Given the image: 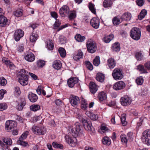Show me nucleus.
Segmentation results:
<instances>
[{
    "instance_id": "f257e3e1",
    "label": "nucleus",
    "mask_w": 150,
    "mask_h": 150,
    "mask_svg": "<svg viewBox=\"0 0 150 150\" xmlns=\"http://www.w3.org/2000/svg\"><path fill=\"white\" fill-rule=\"evenodd\" d=\"M82 127L80 124L76 122L73 126H69L68 131L73 137V138L67 136L66 137V142L72 147L75 146L77 142L76 137H82L83 136Z\"/></svg>"
},
{
    "instance_id": "f03ea898",
    "label": "nucleus",
    "mask_w": 150,
    "mask_h": 150,
    "mask_svg": "<svg viewBox=\"0 0 150 150\" xmlns=\"http://www.w3.org/2000/svg\"><path fill=\"white\" fill-rule=\"evenodd\" d=\"M130 36L132 38L136 40H139L141 36L140 29L137 28H133L130 31Z\"/></svg>"
},
{
    "instance_id": "7ed1b4c3",
    "label": "nucleus",
    "mask_w": 150,
    "mask_h": 150,
    "mask_svg": "<svg viewBox=\"0 0 150 150\" xmlns=\"http://www.w3.org/2000/svg\"><path fill=\"white\" fill-rule=\"evenodd\" d=\"M88 51L90 53H93L96 50L97 46L96 42L91 40H88L86 43Z\"/></svg>"
},
{
    "instance_id": "20e7f679",
    "label": "nucleus",
    "mask_w": 150,
    "mask_h": 150,
    "mask_svg": "<svg viewBox=\"0 0 150 150\" xmlns=\"http://www.w3.org/2000/svg\"><path fill=\"white\" fill-rule=\"evenodd\" d=\"M112 75L114 79L116 81L120 80L123 77L122 71L118 68H115L112 71Z\"/></svg>"
},
{
    "instance_id": "39448f33",
    "label": "nucleus",
    "mask_w": 150,
    "mask_h": 150,
    "mask_svg": "<svg viewBox=\"0 0 150 150\" xmlns=\"http://www.w3.org/2000/svg\"><path fill=\"white\" fill-rule=\"evenodd\" d=\"M31 130L35 134L38 135H44L46 132L45 129L42 126L33 125L32 128Z\"/></svg>"
},
{
    "instance_id": "423d86ee",
    "label": "nucleus",
    "mask_w": 150,
    "mask_h": 150,
    "mask_svg": "<svg viewBox=\"0 0 150 150\" xmlns=\"http://www.w3.org/2000/svg\"><path fill=\"white\" fill-rule=\"evenodd\" d=\"M142 139L146 144L150 145V129L146 130L143 132Z\"/></svg>"
},
{
    "instance_id": "0eeeda50",
    "label": "nucleus",
    "mask_w": 150,
    "mask_h": 150,
    "mask_svg": "<svg viewBox=\"0 0 150 150\" xmlns=\"http://www.w3.org/2000/svg\"><path fill=\"white\" fill-rule=\"evenodd\" d=\"M82 123L86 130L91 131L93 132H94V129L92 125L91 121L88 120L83 119Z\"/></svg>"
},
{
    "instance_id": "6e6552de",
    "label": "nucleus",
    "mask_w": 150,
    "mask_h": 150,
    "mask_svg": "<svg viewBox=\"0 0 150 150\" xmlns=\"http://www.w3.org/2000/svg\"><path fill=\"white\" fill-rule=\"evenodd\" d=\"M126 86L125 83L122 81H119L115 83L113 86V89L119 91L124 89Z\"/></svg>"
},
{
    "instance_id": "1a4fd4ad",
    "label": "nucleus",
    "mask_w": 150,
    "mask_h": 150,
    "mask_svg": "<svg viewBox=\"0 0 150 150\" xmlns=\"http://www.w3.org/2000/svg\"><path fill=\"white\" fill-rule=\"evenodd\" d=\"M121 104L123 106L129 105L131 103V99L128 96H124L121 98L120 99Z\"/></svg>"
},
{
    "instance_id": "9d476101",
    "label": "nucleus",
    "mask_w": 150,
    "mask_h": 150,
    "mask_svg": "<svg viewBox=\"0 0 150 150\" xmlns=\"http://www.w3.org/2000/svg\"><path fill=\"white\" fill-rule=\"evenodd\" d=\"M16 123L14 121H7L5 123V129L8 132H10L12 131Z\"/></svg>"
},
{
    "instance_id": "9b49d317",
    "label": "nucleus",
    "mask_w": 150,
    "mask_h": 150,
    "mask_svg": "<svg viewBox=\"0 0 150 150\" xmlns=\"http://www.w3.org/2000/svg\"><path fill=\"white\" fill-rule=\"evenodd\" d=\"M24 35V31L21 29L16 30L14 34V38L16 41H19L21 38L23 37Z\"/></svg>"
},
{
    "instance_id": "f8f14e48",
    "label": "nucleus",
    "mask_w": 150,
    "mask_h": 150,
    "mask_svg": "<svg viewBox=\"0 0 150 150\" xmlns=\"http://www.w3.org/2000/svg\"><path fill=\"white\" fill-rule=\"evenodd\" d=\"M70 103L73 106L75 107L79 103L80 99L79 98L76 96L71 95L69 98Z\"/></svg>"
},
{
    "instance_id": "ddd939ff",
    "label": "nucleus",
    "mask_w": 150,
    "mask_h": 150,
    "mask_svg": "<svg viewBox=\"0 0 150 150\" xmlns=\"http://www.w3.org/2000/svg\"><path fill=\"white\" fill-rule=\"evenodd\" d=\"M69 12V8L68 6L66 5L63 6L59 10L60 14L62 17H64L68 15Z\"/></svg>"
},
{
    "instance_id": "4468645a",
    "label": "nucleus",
    "mask_w": 150,
    "mask_h": 150,
    "mask_svg": "<svg viewBox=\"0 0 150 150\" xmlns=\"http://www.w3.org/2000/svg\"><path fill=\"white\" fill-rule=\"evenodd\" d=\"M100 20L96 18H93L91 20L90 24L94 28L98 29L100 25Z\"/></svg>"
},
{
    "instance_id": "2eb2a0df",
    "label": "nucleus",
    "mask_w": 150,
    "mask_h": 150,
    "mask_svg": "<svg viewBox=\"0 0 150 150\" xmlns=\"http://www.w3.org/2000/svg\"><path fill=\"white\" fill-rule=\"evenodd\" d=\"M9 22L7 18L3 16H0V25L2 27H4L9 25Z\"/></svg>"
},
{
    "instance_id": "dca6fc26",
    "label": "nucleus",
    "mask_w": 150,
    "mask_h": 150,
    "mask_svg": "<svg viewBox=\"0 0 150 150\" xmlns=\"http://www.w3.org/2000/svg\"><path fill=\"white\" fill-rule=\"evenodd\" d=\"M2 62L6 64L11 69H13L14 68V65L13 63L8 60L7 58L3 57L2 59Z\"/></svg>"
},
{
    "instance_id": "f3484780",
    "label": "nucleus",
    "mask_w": 150,
    "mask_h": 150,
    "mask_svg": "<svg viewBox=\"0 0 150 150\" xmlns=\"http://www.w3.org/2000/svg\"><path fill=\"white\" fill-rule=\"evenodd\" d=\"M78 79L76 77H73L69 79L67 81V83L69 87H73L75 84L78 83Z\"/></svg>"
},
{
    "instance_id": "a211bd4d",
    "label": "nucleus",
    "mask_w": 150,
    "mask_h": 150,
    "mask_svg": "<svg viewBox=\"0 0 150 150\" xmlns=\"http://www.w3.org/2000/svg\"><path fill=\"white\" fill-rule=\"evenodd\" d=\"M25 59L28 62H32L34 61L35 59L34 54L32 52H28L25 56Z\"/></svg>"
},
{
    "instance_id": "6ab92c4d",
    "label": "nucleus",
    "mask_w": 150,
    "mask_h": 150,
    "mask_svg": "<svg viewBox=\"0 0 150 150\" xmlns=\"http://www.w3.org/2000/svg\"><path fill=\"white\" fill-rule=\"evenodd\" d=\"M26 104V101L24 98H21L18 101L16 107L18 110H21Z\"/></svg>"
},
{
    "instance_id": "aec40b11",
    "label": "nucleus",
    "mask_w": 150,
    "mask_h": 150,
    "mask_svg": "<svg viewBox=\"0 0 150 150\" xmlns=\"http://www.w3.org/2000/svg\"><path fill=\"white\" fill-rule=\"evenodd\" d=\"M28 98L30 101L33 103L36 101L38 99L37 95L32 92H29L28 96Z\"/></svg>"
},
{
    "instance_id": "412c9836",
    "label": "nucleus",
    "mask_w": 150,
    "mask_h": 150,
    "mask_svg": "<svg viewBox=\"0 0 150 150\" xmlns=\"http://www.w3.org/2000/svg\"><path fill=\"white\" fill-rule=\"evenodd\" d=\"M107 64L110 68H113L116 65V62L114 59L110 58L108 59L107 61Z\"/></svg>"
},
{
    "instance_id": "4be33fe9",
    "label": "nucleus",
    "mask_w": 150,
    "mask_h": 150,
    "mask_svg": "<svg viewBox=\"0 0 150 150\" xmlns=\"http://www.w3.org/2000/svg\"><path fill=\"white\" fill-rule=\"evenodd\" d=\"M98 98L100 102H102L107 99V95L104 92H101L98 94Z\"/></svg>"
},
{
    "instance_id": "5701e85b",
    "label": "nucleus",
    "mask_w": 150,
    "mask_h": 150,
    "mask_svg": "<svg viewBox=\"0 0 150 150\" xmlns=\"http://www.w3.org/2000/svg\"><path fill=\"white\" fill-rule=\"evenodd\" d=\"M90 91L92 93H95L97 90V87L95 83L93 82H91L89 85Z\"/></svg>"
},
{
    "instance_id": "b1692460",
    "label": "nucleus",
    "mask_w": 150,
    "mask_h": 150,
    "mask_svg": "<svg viewBox=\"0 0 150 150\" xmlns=\"http://www.w3.org/2000/svg\"><path fill=\"white\" fill-rule=\"evenodd\" d=\"M18 80L20 83L23 86H25L28 83V77H20Z\"/></svg>"
},
{
    "instance_id": "393cba45",
    "label": "nucleus",
    "mask_w": 150,
    "mask_h": 150,
    "mask_svg": "<svg viewBox=\"0 0 150 150\" xmlns=\"http://www.w3.org/2000/svg\"><path fill=\"white\" fill-rule=\"evenodd\" d=\"M131 18L132 15L130 13L126 12L122 15L121 19L123 20L128 21L131 20Z\"/></svg>"
},
{
    "instance_id": "a878e982",
    "label": "nucleus",
    "mask_w": 150,
    "mask_h": 150,
    "mask_svg": "<svg viewBox=\"0 0 150 150\" xmlns=\"http://www.w3.org/2000/svg\"><path fill=\"white\" fill-rule=\"evenodd\" d=\"M52 66L56 69H59L62 67V63L59 60H56L53 62Z\"/></svg>"
},
{
    "instance_id": "bb28decb",
    "label": "nucleus",
    "mask_w": 150,
    "mask_h": 150,
    "mask_svg": "<svg viewBox=\"0 0 150 150\" xmlns=\"http://www.w3.org/2000/svg\"><path fill=\"white\" fill-rule=\"evenodd\" d=\"M96 79L97 81L102 82L105 80L104 75L102 73H98L96 75Z\"/></svg>"
},
{
    "instance_id": "cd10ccee",
    "label": "nucleus",
    "mask_w": 150,
    "mask_h": 150,
    "mask_svg": "<svg viewBox=\"0 0 150 150\" xmlns=\"http://www.w3.org/2000/svg\"><path fill=\"white\" fill-rule=\"evenodd\" d=\"M111 49L114 51H119L120 49V43L117 42H115L112 45Z\"/></svg>"
},
{
    "instance_id": "c85d7f7f",
    "label": "nucleus",
    "mask_w": 150,
    "mask_h": 150,
    "mask_svg": "<svg viewBox=\"0 0 150 150\" xmlns=\"http://www.w3.org/2000/svg\"><path fill=\"white\" fill-rule=\"evenodd\" d=\"M81 108L83 110H86L87 108L88 103L86 100L83 98L81 99Z\"/></svg>"
},
{
    "instance_id": "c756f323",
    "label": "nucleus",
    "mask_w": 150,
    "mask_h": 150,
    "mask_svg": "<svg viewBox=\"0 0 150 150\" xmlns=\"http://www.w3.org/2000/svg\"><path fill=\"white\" fill-rule=\"evenodd\" d=\"M23 10L22 9L18 8L13 12V15L16 17H19L23 14Z\"/></svg>"
},
{
    "instance_id": "7c9ffc66",
    "label": "nucleus",
    "mask_w": 150,
    "mask_h": 150,
    "mask_svg": "<svg viewBox=\"0 0 150 150\" xmlns=\"http://www.w3.org/2000/svg\"><path fill=\"white\" fill-rule=\"evenodd\" d=\"M113 4V2L110 0H104L103 3V6L105 8L111 7Z\"/></svg>"
},
{
    "instance_id": "2f4dec72",
    "label": "nucleus",
    "mask_w": 150,
    "mask_h": 150,
    "mask_svg": "<svg viewBox=\"0 0 150 150\" xmlns=\"http://www.w3.org/2000/svg\"><path fill=\"white\" fill-rule=\"evenodd\" d=\"M135 57L137 60L141 61L144 59V55L141 51H139L136 53Z\"/></svg>"
},
{
    "instance_id": "473e14b6",
    "label": "nucleus",
    "mask_w": 150,
    "mask_h": 150,
    "mask_svg": "<svg viewBox=\"0 0 150 150\" xmlns=\"http://www.w3.org/2000/svg\"><path fill=\"white\" fill-rule=\"evenodd\" d=\"M36 91L37 93L40 95L42 94L44 96H45L46 94L45 91L43 89V87L42 86H39L36 90Z\"/></svg>"
},
{
    "instance_id": "72a5a7b5",
    "label": "nucleus",
    "mask_w": 150,
    "mask_h": 150,
    "mask_svg": "<svg viewBox=\"0 0 150 150\" xmlns=\"http://www.w3.org/2000/svg\"><path fill=\"white\" fill-rule=\"evenodd\" d=\"M38 35L36 33H33L30 36V40L31 42H35L38 38Z\"/></svg>"
},
{
    "instance_id": "f704fd0d",
    "label": "nucleus",
    "mask_w": 150,
    "mask_h": 150,
    "mask_svg": "<svg viewBox=\"0 0 150 150\" xmlns=\"http://www.w3.org/2000/svg\"><path fill=\"white\" fill-rule=\"evenodd\" d=\"M137 69L141 74L146 73L148 72L146 69L144 68V66L142 64H139L137 66Z\"/></svg>"
},
{
    "instance_id": "c9c22d12",
    "label": "nucleus",
    "mask_w": 150,
    "mask_h": 150,
    "mask_svg": "<svg viewBox=\"0 0 150 150\" xmlns=\"http://www.w3.org/2000/svg\"><path fill=\"white\" fill-rule=\"evenodd\" d=\"M114 38L113 34H110L108 36L104 37L103 39V40L105 43H109Z\"/></svg>"
},
{
    "instance_id": "e433bc0d",
    "label": "nucleus",
    "mask_w": 150,
    "mask_h": 150,
    "mask_svg": "<svg viewBox=\"0 0 150 150\" xmlns=\"http://www.w3.org/2000/svg\"><path fill=\"white\" fill-rule=\"evenodd\" d=\"M147 11L145 9H142L138 16L139 19L141 20L146 15Z\"/></svg>"
},
{
    "instance_id": "4c0bfd02",
    "label": "nucleus",
    "mask_w": 150,
    "mask_h": 150,
    "mask_svg": "<svg viewBox=\"0 0 150 150\" xmlns=\"http://www.w3.org/2000/svg\"><path fill=\"white\" fill-rule=\"evenodd\" d=\"M102 142L104 144L109 145L111 143L110 139L108 137H104L102 139Z\"/></svg>"
},
{
    "instance_id": "58836bf2",
    "label": "nucleus",
    "mask_w": 150,
    "mask_h": 150,
    "mask_svg": "<svg viewBox=\"0 0 150 150\" xmlns=\"http://www.w3.org/2000/svg\"><path fill=\"white\" fill-rule=\"evenodd\" d=\"M74 38L76 40L79 42H82L85 39V37L82 36L79 34H76Z\"/></svg>"
},
{
    "instance_id": "ea45409f",
    "label": "nucleus",
    "mask_w": 150,
    "mask_h": 150,
    "mask_svg": "<svg viewBox=\"0 0 150 150\" xmlns=\"http://www.w3.org/2000/svg\"><path fill=\"white\" fill-rule=\"evenodd\" d=\"M28 72L24 69H22L19 72V75L20 77H28Z\"/></svg>"
},
{
    "instance_id": "a19ab883",
    "label": "nucleus",
    "mask_w": 150,
    "mask_h": 150,
    "mask_svg": "<svg viewBox=\"0 0 150 150\" xmlns=\"http://www.w3.org/2000/svg\"><path fill=\"white\" fill-rule=\"evenodd\" d=\"M70 13L68 16L69 19L71 20L74 19L76 15V11L74 10L70 11Z\"/></svg>"
},
{
    "instance_id": "79ce46f5",
    "label": "nucleus",
    "mask_w": 150,
    "mask_h": 150,
    "mask_svg": "<svg viewBox=\"0 0 150 150\" xmlns=\"http://www.w3.org/2000/svg\"><path fill=\"white\" fill-rule=\"evenodd\" d=\"M2 140L4 143L8 145H10L12 143V140L9 138H3Z\"/></svg>"
},
{
    "instance_id": "37998d69",
    "label": "nucleus",
    "mask_w": 150,
    "mask_h": 150,
    "mask_svg": "<svg viewBox=\"0 0 150 150\" xmlns=\"http://www.w3.org/2000/svg\"><path fill=\"white\" fill-rule=\"evenodd\" d=\"M122 21V19L120 20L117 17H114L112 20L113 24L115 25H117L120 23Z\"/></svg>"
},
{
    "instance_id": "c03bdc74",
    "label": "nucleus",
    "mask_w": 150,
    "mask_h": 150,
    "mask_svg": "<svg viewBox=\"0 0 150 150\" xmlns=\"http://www.w3.org/2000/svg\"><path fill=\"white\" fill-rule=\"evenodd\" d=\"M58 52L60 56L62 57H64L66 55V52L65 49L62 47H60L58 49Z\"/></svg>"
},
{
    "instance_id": "a18cd8bd",
    "label": "nucleus",
    "mask_w": 150,
    "mask_h": 150,
    "mask_svg": "<svg viewBox=\"0 0 150 150\" xmlns=\"http://www.w3.org/2000/svg\"><path fill=\"white\" fill-rule=\"evenodd\" d=\"M100 57L99 56H96L93 59V65L96 66H98L100 64Z\"/></svg>"
},
{
    "instance_id": "49530a36",
    "label": "nucleus",
    "mask_w": 150,
    "mask_h": 150,
    "mask_svg": "<svg viewBox=\"0 0 150 150\" xmlns=\"http://www.w3.org/2000/svg\"><path fill=\"white\" fill-rule=\"evenodd\" d=\"M40 107L38 105H33L30 106V109L34 111H36L40 109Z\"/></svg>"
},
{
    "instance_id": "de8ad7c7",
    "label": "nucleus",
    "mask_w": 150,
    "mask_h": 150,
    "mask_svg": "<svg viewBox=\"0 0 150 150\" xmlns=\"http://www.w3.org/2000/svg\"><path fill=\"white\" fill-rule=\"evenodd\" d=\"M86 67L89 70H92L93 69V66L90 62L86 61L84 62Z\"/></svg>"
},
{
    "instance_id": "09e8293b",
    "label": "nucleus",
    "mask_w": 150,
    "mask_h": 150,
    "mask_svg": "<svg viewBox=\"0 0 150 150\" xmlns=\"http://www.w3.org/2000/svg\"><path fill=\"white\" fill-rule=\"evenodd\" d=\"M52 145L53 147L55 148L60 149H62L63 148V146L62 144H58L56 142H53L52 143Z\"/></svg>"
},
{
    "instance_id": "8fccbe9b",
    "label": "nucleus",
    "mask_w": 150,
    "mask_h": 150,
    "mask_svg": "<svg viewBox=\"0 0 150 150\" xmlns=\"http://www.w3.org/2000/svg\"><path fill=\"white\" fill-rule=\"evenodd\" d=\"M120 137L122 142L127 144L128 140L127 136L125 134H122L121 135Z\"/></svg>"
},
{
    "instance_id": "3c124183",
    "label": "nucleus",
    "mask_w": 150,
    "mask_h": 150,
    "mask_svg": "<svg viewBox=\"0 0 150 150\" xmlns=\"http://www.w3.org/2000/svg\"><path fill=\"white\" fill-rule=\"evenodd\" d=\"M143 82L144 79L142 76H140L137 78L136 80V82L138 85L142 84Z\"/></svg>"
},
{
    "instance_id": "603ef678",
    "label": "nucleus",
    "mask_w": 150,
    "mask_h": 150,
    "mask_svg": "<svg viewBox=\"0 0 150 150\" xmlns=\"http://www.w3.org/2000/svg\"><path fill=\"white\" fill-rule=\"evenodd\" d=\"M45 64V61L42 60H39L37 61V67L40 68L43 67Z\"/></svg>"
},
{
    "instance_id": "864d4df0",
    "label": "nucleus",
    "mask_w": 150,
    "mask_h": 150,
    "mask_svg": "<svg viewBox=\"0 0 150 150\" xmlns=\"http://www.w3.org/2000/svg\"><path fill=\"white\" fill-rule=\"evenodd\" d=\"M121 122L123 126H125L127 124V122L126 121V117L125 115L123 114L121 116Z\"/></svg>"
},
{
    "instance_id": "5fc2aeb1",
    "label": "nucleus",
    "mask_w": 150,
    "mask_h": 150,
    "mask_svg": "<svg viewBox=\"0 0 150 150\" xmlns=\"http://www.w3.org/2000/svg\"><path fill=\"white\" fill-rule=\"evenodd\" d=\"M54 45L52 41H49L47 43V47L48 49L50 50H52L54 47Z\"/></svg>"
},
{
    "instance_id": "6e6d98bb",
    "label": "nucleus",
    "mask_w": 150,
    "mask_h": 150,
    "mask_svg": "<svg viewBox=\"0 0 150 150\" xmlns=\"http://www.w3.org/2000/svg\"><path fill=\"white\" fill-rule=\"evenodd\" d=\"M28 131H25L21 135L19 139L24 140L27 137V136L28 134Z\"/></svg>"
},
{
    "instance_id": "4d7b16f0",
    "label": "nucleus",
    "mask_w": 150,
    "mask_h": 150,
    "mask_svg": "<svg viewBox=\"0 0 150 150\" xmlns=\"http://www.w3.org/2000/svg\"><path fill=\"white\" fill-rule=\"evenodd\" d=\"M7 83L6 80L3 77H0V85L1 86H4Z\"/></svg>"
},
{
    "instance_id": "13d9d810",
    "label": "nucleus",
    "mask_w": 150,
    "mask_h": 150,
    "mask_svg": "<svg viewBox=\"0 0 150 150\" xmlns=\"http://www.w3.org/2000/svg\"><path fill=\"white\" fill-rule=\"evenodd\" d=\"M89 8L91 12L94 14L96 13V9L94 8V5L92 3H90Z\"/></svg>"
},
{
    "instance_id": "bf43d9fd",
    "label": "nucleus",
    "mask_w": 150,
    "mask_h": 150,
    "mask_svg": "<svg viewBox=\"0 0 150 150\" xmlns=\"http://www.w3.org/2000/svg\"><path fill=\"white\" fill-rule=\"evenodd\" d=\"M23 140L19 139L18 141V143L20 145L25 147L28 146V143L26 142L23 141Z\"/></svg>"
},
{
    "instance_id": "052dcab7",
    "label": "nucleus",
    "mask_w": 150,
    "mask_h": 150,
    "mask_svg": "<svg viewBox=\"0 0 150 150\" xmlns=\"http://www.w3.org/2000/svg\"><path fill=\"white\" fill-rule=\"evenodd\" d=\"M127 137L129 141L131 142L133 139V133L131 132H129L127 134Z\"/></svg>"
},
{
    "instance_id": "680f3d73",
    "label": "nucleus",
    "mask_w": 150,
    "mask_h": 150,
    "mask_svg": "<svg viewBox=\"0 0 150 150\" xmlns=\"http://www.w3.org/2000/svg\"><path fill=\"white\" fill-rule=\"evenodd\" d=\"M7 108V105L5 103H0V110L2 111L6 109Z\"/></svg>"
},
{
    "instance_id": "e2e57ef3",
    "label": "nucleus",
    "mask_w": 150,
    "mask_h": 150,
    "mask_svg": "<svg viewBox=\"0 0 150 150\" xmlns=\"http://www.w3.org/2000/svg\"><path fill=\"white\" fill-rule=\"evenodd\" d=\"M42 120V117L40 116H35L33 118V122H36L38 121H40Z\"/></svg>"
},
{
    "instance_id": "0e129e2a",
    "label": "nucleus",
    "mask_w": 150,
    "mask_h": 150,
    "mask_svg": "<svg viewBox=\"0 0 150 150\" xmlns=\"http://www.w3.org/2000/svg\"><path fill=\"white\" fill-rule=\"evenodd\" d=\"M100 129H101L99 130V132H100V131H101L103 133L106 132L108 130V128L103 125H102Z\"/></svg>"
},
{
    "instance_id": "69168bd1",
    "label": "nucleus",
    "mask_w": 150,
    "mask_h": 150,
    "mask_svg": "<svg viewBox=\"0 0 150 150\" xmlns=\"http://www.w3.org/2000/svg\"><path fill=\"white\" fill-rule=\"evenodd\" d=\"M14 93L15 95L17 96L20 95L21 93V91L18 87H16L15 88Z\"/></svg>"
},
{
    "instance_id": "338daca9",
    "label": "nucleus",
    "mask_w": 150,
    "mask_h": 150,
    "mask_svg": "<svg viewBox=\"0 0 150 150\" xmlns=\"http://www.w3.org/2000/svg\"><path fill=\"white\" fill-rule=\"evenodd\" d=\"M24 49L23 45L21 44L18 45L17 50L19 52H21L23 51Z\"/></svg>"
},
{
    "instance_id": "774afa93",
    "label": "nucleus",
    "mask_w": 150,
    "mask_h": 150,
    "mask_svg": "<svg viewBox=\"0 0 150 150\" xmlns=\"http://www.w3.org/2000/svg\"><path fill=\"white\" fill-rule=\"evenodd\" d=\"M137 3L139 6H141L144 3V0H137Z\"/></svg>"
}]
</instances>
